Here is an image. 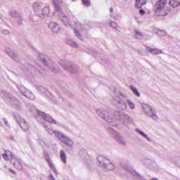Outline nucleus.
Listing matches in <instances>:
<instances>
[{"label":"nucleus","mask_w":180,"mask_h":180,"mask_svg":"<svg viewBox=\"0 0 180 180\" xmlns=\"http://www.w3.org/2000/svg\"><path fill=\"white\" fill-rule=\"evenodd\" d=\"M0 96L1 98H4L6 102H9L11 108H13L17 110H22V103H20V101L12 94L3 90L1 91Z\"/></svg>","instance_id":"obj_1"},{"label":"nucleus","mask_w":180,"mask_h":180,"mask_svg":"<svg viewBox=\"0 0 180 180\" xmlns=\"http://www.w3.org/2000/svg\"><path fill=\"white\" fill-rule=\"evenodd\" d=\"M114 116L118 119L119 122L124 126H127V124H130V123L134 122L133 118L130 117V115L122 111H115L114 112Z\"/></svg>","instance_id":"obj_2"},{"label":"nucleus","mask_w":180,"mask_h":180,"mask_svg":"<svg viewBox=\"0 0 180 180\" xmlns=\"http://www.w3.org/2000/svg\"><path fill=\"white\" fill-rule=\"evenodd\" d=\"M167 4H168L167 0H158L154 6L155 15L156 16H166L165 5H167Z\"/></svg>","instance_id":"obj_3"},{"label":"nucleus","mask_w":180,"mask_h":180,"mask_svg":"<svg viewBox=\"0 0 180 180\" xmlns=\"http://www.w3.org/2000/svg\"><path fill=\"white\" fill-rule=\"evenodd\" d=\"M97 161L100 164V167L108 169V171H113L115 169L113 163H112V162H110V160L105 156H98Z\"/></svg>","instance_id":"obj_4"},{"label":"nucleus","mask_w":180,"mask_h":180,"mask_svg":"<svg viewBox=\"0 0 180 180\" xmlns=\"http://www.w3.org/2000/svg\"><path fill=\"white\" fill-rule=\"evenodd\" d=\"M116 100L117 102V106L118 109H121V110H126L127 109V103L126 101H127V95L123 94L122 93L120 92L116 94Z\"/></svg>","instance_id":"obj_5"},{"label":"nucleus","mask_w":180,"mask_h":180,"mask_svg":"<svg viewBox=\"0 0 180 180\" xmlns=\"http://www.w3.org/2000/svg\"><path fill=\"white\" fill-rule=\"evenodd\" d=\"M37 116L36 117V118H37V120H38V122H40L39 119L41 118L42 120H44L45 122H47L51 124H57V121L53 119V117H51L50 115L46 114V112L39 110H37Z\"/></svg>","instance_id":"obj_6"},{"label":"nucleus","mask_w":180,"mask_h":180,"mask_svg":"<svg viewBox=\"0 0 180 180\" xmlns=\"http://www.w3.org/2000/svg\"><path fill=\"white\" fill-rule=\"evenodd\" d=\"M142 109L146 116H148V117H151V119H153V120H158V115H157V112L153 110V108H151V106L147 104H143Z\"/></svg>","instance_id":"obj_7"},{"label":"nucleus","mask_w":180,"mask_h":180,"mask_svg":"<svg viewBox=\"0 0 180 180\" xmlns=\"http://www.w3.org/2000/svg\"><path fill=\"white\" fill-rule=\"evenodd\" d=\"M60 65L63 70L68 71V72H72V74H75V72H77V71L79 70L78 66L76 65H72L71 62L68 60L61 61Z\"/></svg>","instance_id":"obj_8"},{"label":"nucleus","mask_w":180,"mask_h":180,"mask_svg":"<svg viewBox=\"0 0 180 180\" xmlns=\"http://www.w3.org/2000/svg\"><path fill=\"white\" fill-rule=\"evenodd\" d=\"M15 117L20 127H21V129H22L24 131H27V130H29V124H27L26 120H25L20 115H15Z\"/></svg>","instance_id":"obj_9"},{"label":"nucleus","mask_w":180,"mask_h":180,"mask_svg":"<svg viewBox=\"0 0 180 180\" xmlns=\"http://www.w3.org/2000/svg\"><path fill=\"white\" fill-rule=\"evenodd\" d=\"M42 63L44 64V65L48 67V68H49V70L52 72H58V71H59L58 66H57V65L51 63V61L48 62L46 57L42 58Z\"/></svg>","instance_id":"obj_10"},{"label":"nucleus","mask_w":180,"mask_h":180,"mask_svg":"<svg viewBox=\"0 0 180 180\" xmlns=\"http://www.w3.org/2000/svg\"><path fill=\"white\" fill-rule=\"evenodd\" d=\"M96 113L98 115V116H100V117L105 120L107 123L110 124L112 122H113V119L112 117H109V113H108V112L102 110H97Z\"/></svg>","instance_id":"obj_11"},{"label":"nucleus","mask_w":180,"mask_h":180,"mask_svg":"<svg viewBox=\"0 0 180 180\" xmlns=\"http://www.w3.org/2000/svg\"><path fill=\"white\" fill-rule=\"evenodd\" d=\"M58 18L63 22V25L66 26L67 27H71V22H70V20H68V18L63 13V10L61 11H58Z\"/></svg>","instance_id":"obj_12"},{"label":"nucleus","mask_w":180,"mask_h":180,"mask_svg":"<svg viewBox=\"0 0 180 180\" xmlns=\"http://www.w3.org/2000/svg\"><path fill=\"white\" fill-rule=\"evenodd\" d=\"M63 143L67 146L69 151H72L74 150V141L71 140L70 138L66 136V139L63 141Z\"/></svg>","instance_id":"obj_13"},{"label":"nucleus","mask_w":180,"mask_h":180,"mask_svg":"<svg viewBox=\"0 0 180 180\" xmlns=\"http://www.w3.org/2000/svg\"><path fill=\"white\" fill-rule=\"evenodd\" d=\"M48 27H49V29L51 30L53 33H59L60 30H61L60 25L56 22H50L48 25Z\"/></svg>","instance_id":"obj_14"},{"label":"nucleus","mask_w":180,"mask_h":180,"mask_svg":"<svg viewBox=\"0 0 180 180\" xmlns=\"http://www.w3.org/2000/svg\"><path fill=\"white\" fill-rule=\"evenodd\" d=\"M50 15V8L49 6H45L41 11L39 13V16L40 18H46Z\"/></svg>","instance_id":"obj_15"},{"label":"nucleus","mask_w":180,"mask_h":180,"mask_svg":"<svg viewBox=\"0 0 180 180\" xmlns=\"http://www.w3.org/2000/svg\"><path fill=\"white\" fill-rule=\"evenodd\" d=\"M146 51L153 54V56H157L158 54H164V52L160 49H153L150 46H146Z\"/></svg>","instance_id":"obj_16"},{"label":"nucleus","mask_w":180,"mask_h":180,"mask_svg":"<svg viewBox=\"0 0 180 180\" xmlns=\"http://www.w3.org/2000/svg\"><path fill=\"white\" fill-rule=\"evenodd\" d=\"M121 167L125 169V171H128L129 172H131L132 175H137V176H140V174H139L137 172L134 171H131L130 169L129 168V162H122L121 163Z\"/></svg>","instance_id":"obj_17"},{"label":"nucleus","mask_w":180,"mask_h":180,"mask_svg":"<svg viewBox=\"0 0 180 180\" xmlns=\"http://www.w3.org/2000/svg\"><path fill=\"white\" fill-rule=\"evenodd\" d=\"M60 4H63V0H53V5L55 6L57 12H61V11H63L60 6Z\"/></svg>","instance_id":"obj_18"},{"label":"nucleus","mask_w":180,"mask_h":180,"mask_svg":"<svg viewBox=\"0 0 180 180\" xmlns=\"http://www.w3.org/2000/svg\"><path fill=\"white\" fill-rule=\"evenodd\" d=\"M55 136L58 139V140H60V141H63L67 139V136H65V135H64V134H63L62 132H60L58 131H56L55 132Z\"/></svg>","instance_id":"obj_19"},{"label":"nucleus","mask_w":180,"mask_h":180,"mask_svg":"<svg viewBox=\"0 0 180 180\" xmlns=\"http://www.w3.org/2000/svg\"><path fill=\"white\" fill-rule=\"evenodd\" d=\"M17 88L20 94H22L23 96H25L27 94V89L25 88V86H22L21 84H17Z\"/></svg>","instance_id":"obj_20"},{"label":"nucleus","mask_w":180,"mask_h":180,"mask_svg":"<svg viewBox=\"0 0 180 180\" xmlns=\"http://www.w3.org/2000/svg\"><path fill=\"white\" fill-rule=\"evenodd\" d=\"M46 161H47L51 169L54 172V174H56V175H57L58 173L57 172L56 166H54V165L53 164V162H51V160H50V158H47Z\"/></svg>","instance_id":"obj_21"},{"label":"nucleus","mask_w":180,"mask_h":180,"mask_svg":"<svg viewBox=\"0 0 180 180\" xmlns=\"http://www.w3.org/2000/svg\"><path fill=\"white\" fill-rule=\"evenodd\" d=\"M135 131H136V133H139L140 134V136H141L142 137H143L144 139H146V140L148 141H151V139L150 137H148L147 136V134H146L144 132H143L141 130H139V128L135 129Z\"/></svg>","instance_id":"obj_22"},{"label":"nucleus","mask_w":180,"mask_h":180,"mask_svg":"<svg viewBox=\"0 0 180 180\" xmlns=\"http://www.w3.org/2000/svg\"><path fill=\"white\" fill-rule=\"evenodd\" d=\"M43 6V4L39 2H36L33 5L34 11V12H40V9H41V7Z\"/></svg>","instance_id":"obj_23"},{"label":"nucleus","mask_w":180,"mask_h":180,"mask_svg":"<svg viewBox=\"0 0 180 180\" xmlns=\"http://www.w3.org/2000/svg\"><path fill=\"white\" fill-rule=\"evenodd\" d=\"M43 127L45 129L46 131H47L48 134H50L51 136H53V134L56 135V132L57 131H53V129L49 128V127H47V124H46L45 123L43 124Z\"/></svg>","instance_id":"obj_24"},{"label":"nucleus","mask_w":180,"mask_h":180,"mask_svg":"<svg viewBox=\"0 0 180 180\" xmlns=\"http://www.w3.org/2000/svg\"><path fill=\"white\" fill-rule=\"evenodd\" d=\"M147 4V0H136L135 6L136 8H141L143 5H146Z\"/></svg>","instance_id":"obj_25"},{"label":"nucleus","mask_w":180,"mask_h":180,"mask_svg":"<svg viewBox=\"0 0 180 180\" xmlns=\"http://www.w3.org/2000/svg\"><path fill=\"white\" fill-rule=\"evenodd\" d=\"M110 27H112V29H115V30L120 32V26H119V25H117L116 22L110 21Z\"/></svg>","instance_id":"obj_26"},{"label":"nucleus","mask_w":180,"mask_h":180,"mask_svg":"<svg viewBox=\"0 0 180 180\" xmlns=\"http://www.w3.org/2000/svg\"><path fill=\"white\" fill-rule=\"evenodd\" d=\"M169 4L173 8H176V6H179L180 5V0H169Z\"/></svg>","instance_id":"obj_27"},{"label":"nucleus","mask_w":180,"mask_h":180,"mask_svg":"<svg viewBox=\"0 0 180 180\" xmlns=\"http://www.w3.org/2000/svg\"><path fill=\"white\" fill-rule=\"evenodd\" d=\"M8 56L13 58V60H18V53L13 51H7Z\"/></svg>","instance_id":"obj_28"},{"label":"nucleus","mask_w":180,"mask_h":180,"mask_svg":"<svg viewBox=\"0 0 180 180\" xmlns=\"http://www.w3.org/2000/svg\"><path fill=\"white\" fill-rule=\"evenodd\" d=\"M60 155L63 164H67V155H65V152H64V150H60Z\"/></svg>","instance_id":"obj_29"},{"label":"nucleus","mask_w":180,"mask_h":180,"mask_svg":"<svg viewBox=\"0 0 180 180\" xmlns=\"http://www.w3.org/2000/svg\"><path fill=\"white\" fill-rule=\"evenodd\" d=\"M129 89L132 91V92L134 94V95H136V96H137L138 98H140L141 96L140 92L139 91V90H137L136 87L133 86H129Z\"/></svg>","instance_id":"obj_30"},{"label":"nucleus","mask_w":180,"mask_h":180,"mask_svg":"<svg viewBox=\"0 0 180 180\" xmlns=\"http://www.w3.org/2000/svg\"><path fill=\"white\" fill-rule=\"evenodd\" d=\"M24 96L30 101H33L34 99V95L33 93H32V91H30L29 90L27 91V94H25Z\"/></svg>","instance_id":"obj_31"},{"label":"nucleus","mask_w":180,"mask_h":180,"mask_svg":"<svg viewBox=\"0 0 180 180\" xmlns=\"http://www.w3.org/2000/svg\"><path fill=\"white\" fill-rule=\"evenodd\" d=\"M135 37L139 40L143 39V33H141L139 30H135Z\"/></svg>","instance_id":"obj_32"},{"label":"nucleus","mask_w":180,"mask_h":180,"mask_svg":"<svg viewBox=\"0 0 180 180\" xmlns=\"http://www.w3.org/2000/svg\"><path fill=\"white\" fill-rule=\"evenodd\" d=\"M10 15L11 18H15V19H18V18H20L22 15H20L18 11H13L11 12Z\"/></svg>","instance_id":"obj_33"},{"label":"nucleus","mask_w":180,"mask_h":180,"mask_svg":"<svg viewBox=\"0 0 180 180\" xmlns=\"http://www.w3.org/2000/svg\"><path fill=\"white\" fill-rule=\"evenodd\" d=\"M126 102L127 103V105H129V108L131 110L136 109V105H134V103L131 102L130 99H127Z\"/></svg>","instance_id":"obj_34"},{"label":"nucleus","mask_w":180,"mask_h":180,"mask_svg":"<svg viewBox=\"0 0 180 180\" xmlns=\"http://www.w3.org/2000/svg\"><path fill=\"white\" fill-rule=\"evenodd\" d=\"M75 34L79 40H81L82 41L84 40L82 35H81L78 30H75Z\"/></svg>","instance_id":"obj_35"},{"label":"nucleus","mask_w":180,"mask_h":180,"mask_svg":"<svg viewBox=\"0 0 180 180\" xmlns=\"http://www.w3.org/2000/svg\"><path fill=\"white\" fill-rule=\"evenodd\" d=\"M117 143L119 144H120L121 146H126L127 141H126V140H124L123 138H120L118 140H117Z\"/></svg>","instance_id":"obj_36"},{"label":"nucleus","mask_w":180,"mask_h":180,"mask_svg":"<svg viewBox=\"0 0 180 180\" xmlns=\"http://www.w3.org/2000/svg\"><path fill=\"white\" fill-rule=\"evenodd\" d=\"M68 44H69V46H71V47H73L74 49H77V47H78V44H76V42L74 41L70 40L68 41Z\"/></svg>","instance_id":"obj_37"},{"label":"nucleus","mask_w":180,"mask_h":180,"mask_svg":"<svg viewBox=\"0 0 180 180\" xmlns=\"http://www.w3.org/2000/svg\"><path fill=\"white\" fill-rule=\"evenodd\" d=\"M157 34H158V36H160V37L166 36L167 32H165V31H164V30H159L157 32Z\"/></svg>","instance_id":"obj_38"},{"label":"nucleus","mask_w":180,"mask_h":180,"mask_svg":"<svg viewBox=\"0 0 180 180\" xmlns=\"http://www.w3.org/2000/svg\"><path fill=\"white\" fill-rule=\"evenodd\" d=\"M23 19L22 18V15L17 18V23L19 26H22L23 25Z\"/></svg>","instance_id":"obj_39"},{"label":"nucleus","mask_w":180,"mask_h":180,"mask_svg":"<svg viewBox=\"0 0 180 180\" xmlns=\"http://www.w3.org/2000/svg\"><path fill=\"white\" fill-rule=\"evenodd\" d=\"M82 1L85 6H91V1L89 0H82Z\"/></svg>","instance_id":"obj_40"},{"label":"nucleus","mask_w":180,"mask_h":180,"mask_svg":"<svg viewBox=\"0 0 180 180\" xmlns=\"http://www.w3.org/2000/svg\"><path fill=\"white\" fill-rule=\"evenodd\" d=\"M2 157L5 160V161H8L9 160V157L8 156L7 154H3Z\"/></svg>","instance_id":"obj_41"},{"label":"nucleus","mask_w":180,"mask_h":180,"mask_svg":"<svg viewBox=\"0 0 180 180\" xmlns=\"http://www.w3.org/2000/svg\"><path fill=\"white\" fill-rule=\"evenodd\" d=\"M17 162H18V164H20V167H18V169H20V168H22V166H21L22 165V160L18 159Z\"/></svg>","instance_id":"obj_42"},{"label":"nucleus","mask_w":180,"mask_h":180,"mask_svg":"<svg viewBox=\"0 0 180 180\" xmlns=\"http://www.w3.org/2000/svg\"><path fill=\"white\" fill-rule=\"evenodd\" d=\"M2 33L3 34H9L11 32H9V30H3Z\"/></svg>","instance_id":"obj_43"},{"label":"nucleus","mask_w":180,"mask_h":180,"mask_svg":"<svg viewBox=\"0 0 180 180\" xmlns=\"http://www.w3.org/2000/svg\"><path fill=\"white\" fill-rule=\"evenodd\" d=\"M139 13H140V15H145L146 14V11L144 10H143V9H141L139 11Z\"/></svg>","instance_id":"obj_44"},{"label":"nucleus","mask_w":180,"mask_h":180,"mask_svg":"<svg viewBox=\"0 0 180 180\" xmlns=\"http://www.w3.org/2000/svg\"><path fill=\"white\" fill-rule=\"evenodd\" d=\"M3 121L4 122L6 126H9V125H8V120H6V118H4V119H3Z\"/></svg>","instance_id":"obj_45"},{"label":"nucleus","mask_w":180,"mask_h":180,"mask_svg":"<svg viewBox=\"0 0 180 180\" xmlns=\"http://www.w3.org/2000/svg\"><path fill=\"white\" fill-rule=\"evenodd\" d=\"M49 180H56V179L54 178V176H53V174L49 175Z\"/></svg>","instance_id":"obj_46"},{"label":"nucleus","mask_w":180,"mask_h":180,"mask_svg":"<svg viewBox=\"0 0 180 180\" xmlns=\"http://www.w3.org/2000/svg\"><path fill=\"white\" fill-rule=\"evenodd\" d=\"M10 172H12V174H13V175H16V172H15L13 169H11Z\"/></svg>","instance_id":"obj_47"},{"label":"nucleus","mask_w":180,"mask_h":180,"mask_svg":"<svg viewBox=\"0 0 180 180\" xmlns=\"http://www.w3.org/2000/svg\"><path fill=\"white\" fill-rule=\"evenodd\" d=\"M39 91H44H44H45L44 87L41 86V87L39 88Z\"/></svg>","instance_id":"obj_48"},{"label":"nucleus","mask_w":180,"mask_h":180,"mask_svg":"<svg viewBox=\"0 0 180 180\" xmlns=\"http://www.w3.org/2000/svg\"><path fill=\"white\" fill-rule=\"evenodd\" d=\"M176 165L178 167H180V159L177 161Z\"/></svg>","instance_id":"obj_49"},{"label":"nucleus","mask_w":180,"mask_h":180,"mask_svg":"<svg viewBox=\"0 0 180 180\" xmlns=\"http://www.w3.org/2000/svg\"><path fill=\"white\" fill-rule=\"evenodd\" d=\"M110 13H112V12H113V8H110Z\"/></svg>","instance_id":"obj_50"},{"label":"nucleus","mask_w":180,"mask_h":180,"mask_svg":"<svg viewBox=\"0 0 180 180\" xmlns=\"http://www.w3.org/2000/svg\"><path fill=\"white\" fill-rule=\"evenodd\" d=\"M60 98L62 99V101L64 102V98H63V96H61Z\"/></svg>","instance_id":"obj_51"},{"label":"nucleus","mask_w":180,"mask_h":180,"mask_svg":"<svg viewBox=\"0 0 180 180\" xmlns=\"http://www.w3.org/2000/svg\"><path fill=\"white\" fill-rule=\"evenodd\" d=\"M11 158H13V154H11Z\"/></svg>","instance_id":"obj_52"},{"label":"nucleus","mask_w":180,"mask_h":180,"mask_svg":"<svg viewBox=\"0 0 180 180\" xmlns=\"http://www.w3.org/2000/svg\"><path fill=\"white\" fill-rule=\"evenodd\" d=\"M0 126H2V122H0Z\"/></svg>","instance_id":"obj_53"},{"label":"nucleus","mask_w":180,"mask_h":180,"mask_svg":"<svg viewBox=\"0 0 180 180\" xmlns=\"http://www.w3.org/2000/svg\"><path fill=\"white\" fill-rule=\"evenodd\" d=\"M13 165H14V167H16V164L14 163Z\"/></svg>","instance_id":"obj_54"},{"label":"nucleus","mask_w":180,"mask_h":180,"mask_svg":"<svg viewBox=\"0 0 180 180\" xmlns=\"http://www.w3.org/2000/svg\"><path fill=\"white\" fill-rule=\"evenodd\" d=\"M0 19H1V20H2V19H3V18H2V17H0Z\"/></svg>","instance_id":"obj_55"},{"label":"nucleus","mask_w":180,"mask_h":180,"mask_svg":"<svg viewBox=\"0 0 180 180\" xmlns=\"http://www.w3.org/2000/svg\"><path fill=\"white\" fill-rule=\"evenodd\" d=\"M11 140H13V138H11Z\"/></svg>","instance_id":"obj_56"},{"label":"nucleus","mask_w":180,"mask_h":180,"mask_svg":"<svg viewBox=\"0 0 180 180\" xmlns=\"http://www.w3.org/2000/svg\"><path fill=\"white\" fill-rule=\"evenodd\" d=\"M72 1H76V0H72Z\"/></svg>","instance_id":"obj_57"},{"label":"nucleus","mask_w":180,"mask_h":180,"mask_svg":"<svg viewBox=\"0 0 180 180\" xmlns=\"http://www.w3.org/2000/svg\"><path fill=\"white\" fill-rule=\"evenodd\" d=\"M0 160H1V156H0Z\"/></svg>","instance_id":"obj_58"}]
</instances>
